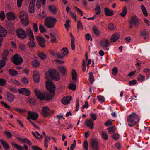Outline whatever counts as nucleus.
Here are the masks:
<instances>
[{"label": "nucleus", "instance_id": "e433bc0d", "mask_svg": "<svg viewBox=\"0 0 150 150\" xmlns=\"http://www.w3.org/2000/svg\"><path fill=\"white\" fill-rule=\"evenodd\" d=\"M141 9L143 12V14L145 16H147L148 15V13L146 8L142 4L141 6Z\"/></svg>", "mask_w": 150, "mask_h": 150}, {"label": "nucleus", "instance_id": "09e8293b", "mask_svg": "<svg viewBox=\"0 0 150 150\" xmlns=\"http://www.w3.org/2000/svg\"><path fill=\"white\" fill-rule=\"evenodd\" d=\"M39 56L42 60H44L47 58V55L43 52L39 53Z\"/></svg>", "mask_w": 150, "mask_h": 150}, {"label": "nucleus", "instance_id": "0eeeda50", "mask_svg": "<svg viewBox=\"0 0 150 150\" xmlns=\"http://www.w3.org/2000/svg\"><path fill=\"white\" fill-rule=\"evenodd\" d=\"M140 20L136 16L132 17L129 21L130 25L129 27V28L132 29V24H133L134 26L138 27L139 24Z\"/></svg>", "mask_w": 150, "mask_h": 150}, {"label": "nucleus", "instance_id": "774afa93", "mask_svg": "<svg viewBox=\"0 0 150 150\" xmlns=\"http://www.w3.org/2000/svg\"><path fill=\"white\" fill-rule=\"evenodd\" d=\"M11 81L13 84L16 85L18 86L20 85V83L19 81L16 79H12Z\"/></svg>", "mask_w": 150, "mask_h": 150}, {"label": "nucleus", "instance_id": "69168bd1", "mask_svg": "<svg viewBox=\"0 0 150 150\" xmlns=\"http://www.w3.org/2000/svg\"><path fill=\"white\" fill-rule=\"evenodd\" d=\"M97 97L99 101L101 102H103L104 101L105 99L103 96H98Z\"/></svg>", "mask_w": 150, "mask_h": 150}, {"label": "nucleus", "instance_id": "bf43d9fd", "mask_svg": "<svg viewBox=\"0 0 150 150\" xmlns=\"http://www.w3.org/2000/svg\"><path fill=\"white\" fill-rule=\"evenodd\" d=\"M111 137L114 140H117L119 138V135L118 134L115 133Z\"/></svg>", "mask_w": 150, "mask_h": 150}, {"label": "nucleus", "instance_id": "b1692460", "mask_svg": "<svg viewBox=\"0 0 150 150\" xmlns=\"http://www.w3.org/2000/svg\"><path fill=\"white\" fill-rule=\"evenodd\" d=\"M58 69L63 76H65L66 75V67L64 66L59 67H58Z\"/></svg>", "mask_w": 150, "mask_h": 150}, {"label": "nucleus", "instance_id": "4c0bfd02", "mask_svg": "<svg viewBox=\"0 0 150 150\" xmlns=\"http://www.w3.org/2000/svg\"><path fill=\"white\" fill-rule=\"evenodd\" d=\"M89 80L91 84H92L94 81V78L93 75L91 72H90L89 73Z\"/></svg>", "mask_w": 150, "mask_h": 150}, {"label": "nucleus", "instance_id": "58836bf2", "mask_svg": "<svg viewBox=\"0 0 150 150\" xmlns=\"http://www.w3.org/2000/svg\"><path fill=\"white\" fill-rule=\"evenodd\" d=\"M118 72V68L116 67H114L112 70V73L114 76H116L117 75Z\"/></svg>", "mask_w": 150, "mask_h": 150}, {"label": "nucleus", "instance_id": "f03ea898", "mask_svg": "<svg viewBox=\"0 0 150 150\" xmlns=\"http://www.w3.org/2000/svg\"><path fill=\"white\" fill-rule=\"evenodd\" d=\"M140 119L137 115L133 113L127 117V123L129 126L132 127L139 122Z\"/></svg>", "mask_w": 150, "mask_h": 150}, {"label": "nucleus", "instance_id": "aec40b11", "mask_svg": "<svg viewBox=\"0 0 150 150\" xmlns=\"http://www.w3.org/2000/svg\"><path fill=\"white\" fill-rule=\"evenodd\" d=\"M105 15L108 16H111L113 15V11L109 9L108 8H105L104 10Z\"/></svg>", "mask_w": 150, "mask_h": 150}, {"label": "nucleus", "instance_id": "49530a36", "mask_svg": "<svg viewBox=\"0 0 150 150\" xmlns=\"http://www.w3.org/2000/svg\"><path fill=\"white\" fill-rule=\"evenodd\" d=\"M68 88L74 91L76 89V86L74 83H71L69 85Z\"/></svg>", "mask_w": 150, "mask_h": 150}, {"label": "nucleus", "instance_id": "de8ad7c7", "mask_svg": "<svg viewBox=\"0 0 150 150\" xmlns=\"http://www.w3.org/2000/svg\"><path fill=\"white\" fill-rule=\"evenodd\" d=\"M102 135L103 138L105 140H107L108 138V136L107 132L104 131H103L102 132Z\"/></svg>", "mask_w": 150, "mask_h": 150}, {"label": "nucleus", "instance_id": "c85d7f7f", "mask_svg": "<svg viewBox=\"0 0 150 150\" xmlns=\"http://www.w3.org/2000/svg\"><path fill=\"white\" fill-rule=\"evenodd\" d=\"M49 8L50 11L52 12L53 14H55L57 12V9L54 5H49Z\"/></svg>", "mask_w": 150, "mask_h": 150}, {"label": "nucleus", "instance_id": "1a4fd4ad", "mask_svg": "<svg viewBox=\"0 0 150 150\" xmlns=\"http://www.w3.org/2000/svg\"><path fill=\"white\" fill-rule=\"evenodd\" d=\"M17 35L19 38L21 39H25L26 37L25 32L21 29H17L16 31Z\"/></svg>", "mask_w": 150, "mask_h": 150}, {"label": "nucleus", "instance_id": "9b49d317", "mask_svg": "<svg viewBox=\"0 0 150 150\" xmlns=\"http://www.w3.org/2000/svg\"><path fill=\"white\" fill-rule=\"evenodd\" d=\"M19 94H24L26 96H28L30 94V91L25 88H21L18 89Z\"/></svg>", "mask_w": 150, "mask_h": 150}, {"label": "nucleus", "instance_id": "393cba45", "mask_svg": "<svg viewBox=\"0 0 150 150\" xmlns=\"http://www.w3.org/2000/svg\"><path fill=\"white\" fill-rule=\"evenodd\" d=\"M140 35L141 36L144 37V39H145L148 38L149 33L146 29H144L140 32Z\"/></svg>", "mask_w": 150, "mask_h": 150}, {"label": "nucleus", "instance_id": "2eb2a0df", "mask_svg": "<svg viewBox=\"0 0 150 150\" xmlns=\"http://www.w3.org/2000/svg\"><path fill=\"white\" fill-rule=\"evenodd\" d=\"M49 108L47 107H44L42 108V116L46 117H48L50 115Z\"/></svg>", "mask_w": 150, "mask_h": 150}, {"label": "nucleus", "instance_id": "c03bdc74", "mask_svg": "<svg viewBox=\"0 0 150 150\" xmlns=\"http://www.w3.org/2000/svg\"><path fill=\"white\" fill-rule=\"evenodd\" d=\"M77 27L78 30H79L80 29L81 30L83 29V26L82 23L80 20H79L77 22Z\"/></svg>", "mask_w": 150, "mask_h": 150}, {"label": "nucleus", "instance_id": "4468645a", "mask_svg": "<svg viewBox=\"0 0 150 150\" xmlns=\"http://www.w3.org/2000/svg\"><path fill=\"white\" fill-rule=\"evenodd\" d=\"M100 44L102 47L105 48L109 46L110 43L108 39L104 38L100 41Z\"/></svg>", "mask_w": 150, "mask_h": 150}, {"label": "nucleus", "instance_id": "8fccbe9b", "mask_svg": "<svg viewBox=\"0 0 150 150\" xmlns=\"http://www.w3.org/2000/svg\"><path fill=\"white\" fill-rule=\"evenodd\" d=\"M39 30L42 33H44L46 32V29L45 26L42 25H40L39 26Z\"/></svg>", "mask_w": 150, "mask_h": 150}, {"label": "nucleus", "instance_id": "6ab92c4d", "mask_svg": "<svg viewBox=\"0 0 150 150\" xmlns=\"http://www.w3.org/2000/svg\"><path fill=\"white\" fill-rule=\"evenodd\" d=\"M85 124L86 126L89 127L91 129H93L94 128V123L91 120H86Z\"/></svg>", "mask_w": 150, "mask_h": 150}, {"label": "nucleus", "instance_id": "864d4df0", "mask_svg": "<svg viewBox=\"0 0 150 150\" xmlns=\"http://www.w3.org/2000/svg\"><path fill=\"white\" fill-rule=\"evenodd\" d=\"M5 16L4 11H2L0 13V18L2 21L5 18Z\"/></svg>", "mask_w": 150, "mask_h": 150}, {"label": "nucleus", "instance_id": "37998d69", "mask_svg": "<svg viewBox=\"0 0 150 150\" xmlns=\"http://www.w3.org/2000/svg\"><path fill=\"white\" fill-rule=\"evenodd\" d=\"M6 61L3 59L0 61V69L2 68L5 66Z\"/></svg>", "mask_w": 150, "mask_h": 150}, {"label": "nucleus", "instance_id": "cd10ccee", "mask_svg": "<svg viewBox=\"0 0 150 150\" xmlns=\"http://www.w3.org/2000/svg\"><path fill=\"white\" fill-rule=\"evenodd\" d=\"M127 13V8L126 6H124L122 8V12L120 13V15L124 18L126 15Z\"/></svg>", "mask_w": 150, "mask_h": 150}, {"label": "nucleus", "instance_id": "473e14b6", "mask_svg": "<svg viewBox=\"0 0 150 150\" xmlns=\"http://www.w3.org/2000/svg\"><path fill=\"white\" fill-rule=\"evenodd\" d=\"M35 40H30L27 43V45L30 48H33L35 46Z\"/></svg>", "mask_w": 150, "mask_h": 150}, {"label": "nucleus", "instance_id": "bb28decb", "mask_svg": "<svg viewBox=\"0 0 150 150\" xmlns=\"http://www.w3.org/2000/svg\"><path fill=\"white\" fill-rule=\"evenodd\" d=\"M46 0H38L36 2V6L38 9H40L41 7L40 2H42V5L44 6Z\"/></svg>", "mask_w": 150, "mask_h": 150}, {"label": "nucleus", "instance_id": "ea45409f", "mask_svg": "<svg viewBox=\"0 0 150 150\" xmlns=\"http://www.w3.org/2000/svg\"><path fill=\"white\" fill-rule=\"evenodd\" d=\"M9 73L10 74L13 76L17 75L18 73L16 71L11 69L9 70Z\"/></svg>", "mask_w": 150, "mask_h": 150}, {"label": "nucleus", "instance_id": "6e6d98bb", "mask_svg": "<svg viewBox=\"0 0 150 150\" xmlns=\"http://www.w3.org/2000/svg\"><path fill=\"white\" fill-rule=\"evenodd\" d=\"M33 29L34 32H37L38 31V28L37 23H33Z\"/></svg>", "mask_w": 150, "mask_h": 150}, {"label": "nucleus", "instance_id": "79ce46f5", "mask_svg": "<svg viewBox=\"0 0 150 150\" xmlns=\"http://www.w3.org/2000/svg\"><path fill=\"white\" fill-rule=\"evenodd\" d=\"M40 64V62L37 60L35 59L32 62L33 66L35 68L39 66Z\"/></svg>", "mask_w": 150, "mask_h": 150}, {"label": "nucleus", "instance_id": "7ed1b4c3", "mask_svg": "<svg viewBox=\"0 0 150 150\" xmlns=\"http://www.w3.org/2000/svg\"><path fill=\"white\" fill-rule=\"evenodd\" d=\"M57 19L55 17L49 16L46 17L44 20V24L48 28H54L57 22Z\"/></svg>", "mask_w": 150, "mask_h": 150}, {"label": "nucleus", "instance_id": "3c124183", "mask_svg": "<svg viewBox=\"0 0 150 150\" xmlns=\"http://www.w3.org/2000/svg\"><path fill=\"white\" fill-rule=\"evenodd\" d=\"M70 21L69 19H67L66 21V23L64 24V26L66 29L68 30L69 28L70 27V26L69 25V23Z\"/></svg>", "mask_w": 150, "mask_h": 150}, {"label": "nucleus", "instance_id": "603ef678", "mask_svg": "<svg viewBox=\"0 0 150 150\" xmlns=\"http://www.w3.org/2000/svg\"><path fill=\"white\" fill-rule=\"evenodd\" d=\"M6 83V81L5 79L0 78V86H4Z\"/></svg>", "mask_w": 150, "mask_h": 150}, {"label": "nucleus", "instance_id": "5fc2aeb1", "mask_svg": "<svg viewBox=\"0 0 150 150\" xmlns=\"http://www.w3.org/2000/svg\"><path fill=\"white\" fill-rule=\"evenodd\" d=\"M137 81L136 80L134 79L131 81H130L129 82V84L130 86L134 85L136 84Z\"/></svg>", "mask_w": 150, "mask_h": 150}, {"label": "nucleus", "instance_id": "6e6552de", "mask_svg": "<svg viewBox=\"0 0 150 150\" xmlns=\"http://www.w3.org/2000/svg\"><path fill=\"white\" fill-rule=\"evenodd\" d=\"M38 117L39 115L38 113L29 111L28 112L27 119L28 120L31 119L33 120H36L38 119Z\"/></svg>", "mask_w": 150, "mask_h": 150}, {"label": "nucleus", "instance_id": "39448f33", "mask_svg": "<svg viewBox=\"0 0 150 150\" xmlns=\"http://www.w3.org/2000/svg\"><path fill=\"white\" fill-rule=\"evenodd\" d=\"M49 75L51 78L56 81H58L60 79V77L59 73L52 69H50L48 71Z\"/></svg>", "mask_w": 150, "mask_h": 150}, {"label": "nucleus", "instance_id": "338daca9", "mask_svg": "<svg viewBox=\"0 0 150 150\" xmlns=\"http://www.w3.org/2000/svg\"><path fill=\"white\" fill-rule=\"evenodd\" d=\"M4 133L6 135L8 136V138H11L12 136V134L10 132L5 131L4 132Z\"/></svg>", "mask_w": 150, "mask_h": 150}, {"label": "nucleus", "instance_id": "c9c22d12", "mask_svg": "<svg viewBox=\"0 0 150 150\" xmlns=\"http://www.w3.org/2000/svg\"><path fill=\"white\" fill-rule=\"evenodd\" d=\"M107 129L108 132L112 134L115 131V127L114 126H111L108 128Z\"/></svg>", "mask_w": 150, "mask_h": 150}, {"label": "nucleus", "instance_id": "ddd939ff", "mask_svg": "<svg viewBox=\"0 0 150 150\" xmlns=\"http://www.w3.org/2000/svg\"><path fill=\"white\" fill-rule=\"evenodd\" d=\"M15 98V95L8 91H7L6 93V98L7 100L9 103H12L13 102Z\"/></svg>", "mask_w": 150, "mask_h": 150}, {"label": "nucleus", "instance_id": "f704fd0d", "mask_svg": "<svg viewBox=\"0 0 150 150\" xmlns=\"http://www.w3.org/2000/svg\"><path fill=\"white\" fill-rule=\"evenodd\" d=\"M11 145L15 148L17 149L18 150H24V148L19 145L12 142L11 143Z\"/></svg>", "mask_w": 150, "mask_h": 150}, {"label": "nucleus", "instance_id": "13d9d810", "mask_svg": "<svg viewBox=\"0 0 150 150\" xmlns=\"http://www.w3.org/2000/svg\"><path fill=\"white\" fill-rule=\"evenodd\" d=\"M28 100L30 104L33 105H35L36 103L35 100L33 98H29Z\"/></svg>", "mask_w": 150, "mask_h": 150}, {"label": "nucleus", "instance_id": "052dcab7", "mask_svg": "<svg viewBox=\"0 0 150 150\" xmlns=\"http://www.w3.org/2000/svg\"><path fill=\"white\" fill-rule=\"evenodd\" d=\"M83 146L85 150H88V143L86 140H85L83 142Z\"/></svg>", "mask_w": 150, "mask_h": 150}, {"label": "nucleus", "instance_id": "20e7f679", "mask_svg": "<svg viewBox=\"0 0 150 150\" xmlns=\"http://www.w3.org/2000/svg\"><path fill=\"white\" fill-rule=\"evenodd\" d=\"M19 16L22 25L25 27L29 23L28 16L26 12L22 11L19 14Z\"/></svg>", "mask_w": 150, "mask_h": 150}, {"label": "nucleus", "instance_id": "680f3d73", "mask_svg": "<svg viewBox=\"0 0 150 150\" xmlns=\"http://www.w3.org/2000/svg\"><path fill=\"white\" fill-rule=\"evenodd\" d=\"M85 39L88 41L92 40V38L89 33H88L85 35Z\"/></svg>", "mask_w": 150, "mask_h": 150}, {"label": "nucleus", "instance_id": "72a5a7b5", "mask_svg": "<svg viewBox=\"0 0 150 150\" xmlns=\"http://www.w3.org/2000/svg\"><path fill=\"white\" fill-rule=\"evenodd\" d=\"M35 4L33 3H30L29 7V11L31 13H33L35 11Z\"/></svg>", "mask_w": 150, "mask_h": 150}, {"label": "nucleus", "instance_id": "a18cd8bd", "mask_svg": "<svg viewBox=\"0 0 150 150\" xmlns=\"http://www.w3.org/2000/svg\"><path fill=\"white\" fill-rule=\"evenodd\" d=\"M61 52L62 53V54L64 55V56L67 55L69 52L68 49L67 47L63 48L61 50Z\"/></svg>", "mask_w": 150, "mask_h": 150}, {"label": "nucleus", "instance_id": "a211bd4d", "mask_svg": "<svg viewBox=\"0 0 150 150\" xmlns=\"http://www.w3.org/2000/svg\"><path fill=\"white\" fill-rule=\"evenodd\" d=\"M120 35L119 34L115 33L114 34L111 36L110 38V42H115L120 37Z\"/></svg>", "mask_w": 150, "mask_h": 150}, {"label": "nucleus", "instance_id": "a19ab883", "mask_svg": "<svg viewBox=\"0 0 150 150\" xmlns=\"http://www.w3.org/2000/svg\"><path fill=\"white\" fill-rule=\"evenodd\" d=\"M137 79L138 81L142 82L145 80L144 76L142 74H140L137 76Z\"/></svg>", "mask_w": 150, "mask_h": 150}, {"label": "nucleus", "instance_id": "f8f14e48", "mask_svg": "<svg viewBox=\"0 0 150 150\" xmlns=\"http://www.w3.org/2000/svg\"><path fill=\"white\" fill-rule=\"evenodd\" d=\"M72 100L71 96H67L63 97L61 100V102L64 105H66L69 104Z\"/></svg>", "mask_w": 150, "mask_h": 150}, {"label": "nucleus", "instance_id": "412c9836", "mask_svg": "<svg viewBox=\"0 0 150 150\" xmlns=\"http://www.w3.org/2000/svg\"><path fill=\"white\" fill-rule=\"evenodd\" d=\"M0 142L4 147L5 150H8L9 149V145L5 141L1 139L0 140Z\"/></svg>", "mask_w": 150, "mask_h": 150}, {"label": "nucleus", "instance_id": "4be33fe9", "mask_svg": "<svg viewBox=\"0 0 150 150\" xmlns=\"http://www.w3.org/2000/svg\"><path fill=\"white\" fill-rule=\"evenodd\" d=\"M33 78L35 82H39L40 80L39 74L36 72H34L33 74Z\"/></svg>", "mask_w": 150, "mask_h": 150}, {"label": "nucleus", "instance_id": "423d86ee", "mask_svg": "<svg viewBox=\"0 0 150 150\" xmlns=\"http://www.w3.org/2000/svg\"><path fill=\"white\" fill-rule=\"evenodd\" d=\"M11 59L12 62L16 65L21 64L23 61L22 58L17 54H15Z\"/></svg>", "mask_w": 150, "mask_h": 150}, {"label": "nucleus", "instance_id": "e2e57ef3", "mask_svg": "<svg viewBox=\"0 0 150 150\" xmlns=\"http://www.w3.org/2000/svg\"><path fill=\"white\" fill-rule=\"evenodd\" d=\"M9 89L10 91L13 92L14 93H17L18 92V90H17L16 88L10 87H9Z\"/></svg>", "mask_w": 150, "mask_h": 150}, {"label": "nucleus", "instance_id": "a878e982", "mask_svg": "<svg viewBox=\"0 0 150 150\" xmlns=\"http://www.w3.org/2000/svg\"><path fill=\"white\" fill-rule=\"evenodd\" d=\"M9 54V51L7 50H5L4 51L2 54V57L3 59L7 60V56Z\"/></svg>", "mask_w": 150, "mask_h": 150}, {"label": "nucleus", "instance_id": "f3484780", "mask_svg": "<svg viewBox=\"0 0 150 150\" xmlns=\"http://www.w3.org/2000/svg\"><path fill=\"white\" fill-rule=\"evenodd\" d=\"M91 145L93 150H98V144L97 141L93 139L91 142Z\"/></svg>", "mask_w": 150, "mask_h": 150}, {"label": "nucleus", "instance_id": "9d476101", "mask_svg": "<svg viewBox=\"0 0 150 150\" xmlns=\"http://www.w3.org/2000/svg\"><path fill=\"white\" fill-rule=\"evenodd\" d=\"M37 39L39 45L42 48H45L46 47V42L44 38L41 36H37Z\"/></svg>", "mask_w": 150, "mask_h": 150}, {"label": "nucleus", "instance_id": "4d7b16f0", "mask_svg": "<svg viewBox=\"0 0 150 150\" xmlns=\"http://www.w3.org/2000/svg\"><path fill=\"white\" fill-rule=\"evenodd\" d=\"M91 117L92 120L94 121L97 118V115L96 114L94 113L91 114Z\"/></svg>", "mask_w": 150, "mask_h": 150}, {"label": "nucleus", "instance_id": "dca6fc26", "mask_svg": "<svg viewBox=\"0 0 150 150\" xmlns=\"http://www.w3.org/2000/svg\"><path fill=\"white\" fill-rule=\"evenodd\" d=\"M26 32L27 35L28 36L29 40H35L33 31L30 28H27Z\"/></svg>", "mask_w": 150, "mask_h": 150}, {"label": "nucleus", "instance_id": "c756f323", "mask_svg": "<svg viewBox=\"0 0 150 150\" xmlns=\"http://www.w3.org/2000/svg\"><path fill=\"white\" fill-rule=\"evenodd\" d=\"M92 30L93 33L95 34V35L98 36L100 35V31L96 26H94L92 27Z\"/></svg>", "mask_w": 150, "mask_h": 150}, {"label": "nucleus", "instance_id": "2f4dec72", "mask_svg": "<svg viewBox=\"0 0 150 150\" xmlns=\"http://www.w3.org/2000/svg\"><path fill=\"white\" fill-rule=\"evenodd\" d=\"M95 11V13L96 15H99L101 13V8L100 5L99 4L96 5V7L94 9Z\"/></svg>", "mask_w": 150, "mask_h": 150}, {"label": "nucleus", "instance_id": "f257e3e1", "mask_svg": "<svg viewBox=\"0 0 150 150\" xmlns=\"http://www.w3.org/2000/svg\"><path fill=\"white\" fill-rule=\"evenodd\" d=\"M45 86L49 94L46 92L42 93L36 88L35 89V92L37 98L40 100L48 101L54 96L56 87L54 83L50 81L46 82Z\"/></svg>", "mask_w": 150, "mask_h": 150}, {"label": "nucleus", "instance_id": "7c9ffc66", "mask_svg": "<svg viewBox=\"0 0 150 150\" xmlns=\"http://www.w3.org/2000/svg\"><path fill=\"white\" fill-rule=\"evenodd\" d=\"M72 79L73 81L77 80V74L75 70L73 69L72 72Z\"/></svg>", "mask_w": 150, "mask_h": 150}, {"label": "nucleus", "instance_id": "5701e85b", "mask_svg": "<svg viewBox=\"0 0 150 150\" xmlns=\"http://www.w3.org/2000/svg\"><path fill=\"white\" fill-rule=\"evenodd\" d=\"M6 16L8 19L9 20H14L15 19V16L12 12L8 13Z\"/></svg>", "mask_w": 150, "mask_h": 150}, {"label": "nucleus", "instance_id": "0e129e2a", "mask_svg": "<svg viewBox=\"0 0 150 150\" xmlns=\"http://www.w3.org/2000/svg\"><path fill=\"white\" fill-rule=\"evenodd\" d=\"M76 101V108L75 109V111H77L79 110V99H77Z\"/></svg>", "mask_w": 150, "mask_h": 150}]
</instances>
